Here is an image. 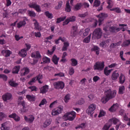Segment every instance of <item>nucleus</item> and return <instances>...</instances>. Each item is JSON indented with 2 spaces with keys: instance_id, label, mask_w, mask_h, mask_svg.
I'll return each mask as SVG.
<instances>
[{
  "instance_id": "30",
  "label": "nucleus",
  "mask_w": 130,
  "mask_h": 130,
  "mask_svg": "<svg viewBox=\"0 0 130 130\" xmlns=\"http://www.w3.org/2000/svg\"><path fill=\"white\" fill-rule=\"evenodd\" d=\"M125 82V77L123 74L121 73L120 77H119V83L120 84H123Z\"/></svg>"
},
{
  "instance_id": "39",
  "label": "nucleus",
  "mask_w": 130,
  "mask_h": 130,
  "mask_svg": "<svg viewBox=\"0 0 130 130\" xmlns=\"http://www.w3.org/2000/svg\"><path fill=\"white\" fill-rule=\"evenodd\" d=\"M20 71V67L19 66H15L12 71L13 74H18L19 71Z\"/></svg>"
},
{
  "instance_id": "64",
  "label": "nucleus",
  "mask_w": 130,
  "mask_h": 130,
  "mask_svg": "<svg viewBox=\"0 0 130 130\" xmlns=\"http://www.w3.org/2000/svg\"><path fill=\"white\" fill-rule=\"evenodd\" d=\"M25 45V47H26V48L25 49V50H26V51H28V50H29L30 48H31V44L26 43Z\"/></svg>"
},
{
  "instance_id": "40",
  "label": "nucleus",
  "mask_w": 130,
  "mask_h": 130,
  "mask_svg": "<svg viewBox=\"0 0 130 130\" xmlns=\"http://www.w3.org/2000/svg\"><path fill=\"white\" fill-rule=\"evenodd\" d=\"M108 67H106L104 69V74L106 76H109L110 73H111V71H112V69L108 70Z\"/></svg>"
},
{
  "instance_id": "25",
  "label": "nucleus",
  "mask_w": 130,
  "mask_h": 130,
  "mask_svg": "<svg viewBox=\"0 0 130 130\" xmlns=\"http://www.w3.org/2000/svg\"><path fill=\"white\" fill-rule=\"evenodd\" d=\"M2 54H3L4 56H5V57H8L10 56L11 52V51L9 50H3L2 51Z\"/></svg>"
},
{
  "instance_id": "1",
  "label": "nucleus",
  "mask_w": 130,
  "mask_h": 130,
  "mask_svg": "<svg viewBox=\"0 0 130 130\" xmlns=\"http://www.w3.org/2000/svg\"><path fill=\"white\" fill-rule=\"evenodd\" d=\"M105 96L101 99V102L104 104L116 96V90H111V89H109L105 91Z\"/></svg>"
},
{
  "instance_id": "57",
  "label": "nucleus",
  "mask_w": 130,
  "mask_h": 130,
  "mask_svg": "<svg viewBox=\"0 0 130 130\" xmlns=\"http://www.w3.org/2000/svg\"><path fill=\"white\" fill-rule=\"evenodd\" d=\"M106 113L103 110H101L100 112V114L99 115V117H102L103 116H105Z\"/></svg>"
},
{
  "instance_id": "36",
  "label": "nucleus",
  "mask_w": 130,
  "mask_h": 130,
  "mask_svg": "<svg viewBox=\"0 0 130 130\" xmlns=\"http://www.w3.org/2000/svg\"><path fill=\"white\" fill-rule=\"evenodd\" d=\"M51 123V119H47L44 123L43 126L44 127H47V126H48V125H50Z\"/></svg>"
},
{
  "instance_id": "60",
  "label": "nucleus",
  "mask_w": 130,
  "mask_h": 130,
  "mask_svg": "<svg viewBox=\"0 0 130 130\" xmlns=\"http://www.w3.org/2000/svg\"><path fill=\"white\" fill-rule=\"evenodd\" d=\"M28 14L30 17H35L36 16V13L32 11H28Z\"/></svg>"
},
{
  "instance_id": "13",
  "label": "nucleus",
  "mask_w": 130,
  "mask_h": 130,
  "mask_svg": "<svg viewBox=\"0 0 130 130\" xmlns=\"http://www.w3.org/2000/svg\"><path fill=\"white\" fill-rule=\"evenodd\" d=\"M49 89V86L47 85H44L40 88L41 94H45Z\"/></svg>"
},
{
  "instance_id": "37",
  "label": "nucleus",
  "mask_w": 130,
  "mask_h": 130,
  "mask_svg": "<svg viewBox=\"0 0 130 130\" xmlns=\"http://www.w3.org/2000/svg\"><path fill=\"white\" fill-rule=\"evenodd\" d=\"M59 60V58L57 57L56 55H54L52 57V61L55 63V64H57L58 63V61Z\"/></svg>"
},
{
  "instance_id": "45",
  "label": "nucleus",
  "mask_w": 130,
  "mask_h": 130,
  "mask_svg": "<svg viewBox=\"0 0 130 130\" xmlns=\"http://www.w3.org/2000/svg\"><path fill=\"white\" fill-rule=\"evenodd\" d=\"M119 26L120 27L119 28L120 30H122L123 32H124V31L126 30V28L125 27H126V24H120L119 25Z\"/></svg>"
},
{
  "instance_id": "46",
  "label": "nucleus",
  "mask_w": 130,
  "mask_h": 130,
  "mask_svg": "<svg viewBox=\"0 0 130 130\" xmlns=\"http://www.w3.org/2000/svg\"><path fill=\"white\" fill-rule=\"evenodd\" d=\"M9 84L12 87H17V86H18V83L15 82V81L13 80H10L9 82Z\"/></svg>"
},
{
  "instance_id": "42",
  "label": "nucleus",
  "mask_w": 130,
  "mask_h": 130,
  "mask_svg": "<svg viewBox=\"0 0 130 130\" xmlns=\"http://www.w3.org/2000/svg\"><path fill=\"white\" fill-rule=\"evenodd\" d=\"M71 99V94H68L64 98V101L65 103H68Z\"/></svg>"
},
{
  "instance_id": "17",
  "label": "nucleus",
  "mask_w": 130,
  "mask_h": 130,
  "mask_svg": "<svg viewBox=\"0 0 130 130\" xmlns=\"http://www.w3.org/2000/svg\"><path fill=\"white\" fill-rule=\"evenodd\" d=\"M10 118H14L15 121H20L21 118L18 116L16 113H13L9 116Z\"/></svg>"
},
{
  "instance_id": "23",
  "label": "nucleus",
  "mask_w": 130,
  "mask_h": 130,
  "mask_svg": "<svg viewBox=\"0 0 130 130\" xmlns=\"http://www.w3.org/2000/svg\"><path fill=\"white\" fill-rule=\"evenodd\" d=\"M26 98L27 99L28 101H30V102H33L36 100V98L35 97V95H27L26 96Z\"/></svg>"
},
{
  "instance_id": "28",
  "label": "nucleus",
  "mask_w": 130,
  "mask_h": 130,
  "mask_svg": "<svg viewBox=\"0 0 130 130\" xmlns=\"http://www.w3.org/2000/svg\"><path fill=\"white\" fill-rule=\"evenodd\" d=\"M65 11L68 13H70L72 11V8H71V6H70V1L67 2Z\"/></svg>"
},
{
  "instance_id": "6",
  "label": "nucleus",
  "mask_w": 130,
  "mask_h": 130,
  "mask_svg": "<svg viewBox=\"0 0 130 130\" xmlns=\"http://www.w3.org/2000/svg\"><path fill=\"white\" fill-rule=\"evenodd\" d=\"M53 86L57 90H62L64 88V83L62 81H57L53 83Z\"/></svg>"
},
{
  "instance_id": "55",
  "label": "nucleus",
  "mask_w": 130,
  "mask_h": 130,
  "mask_svg": "<svg viewBox=\"0 0 130 130\" xmlns=\"http://www.w3.org/2000/svg\"><path fill=\"white\" fill-rule=\"evenodd\" d=\"M86 82H87V79L86 78H83L80 81V85H82V86H86Z\"/></svg>"
},
{
  "instance_id": "19",
  "label": "nucleus",
  "mask_w": 130,
  "mask_h": 130,
  "mask_svg": "<svg viewBox=\"0 0 130 130\" xmlns=\"http://www.w3.org/2000/svg\"><path fill=\"white\" fill-rule=\"evenodd\" d=\"M118 109V104H115L113 105L109 109V110L110 112H115L116 110Z\"/></svg>"
},
{
  "instance_id": "32",
  "label": "nucleus",
  "mask_w": 130,
  "mask_h": 130,
  "mask_svg": "<svg viewBox=\"0 0 130 130\" xmlns=\"http://www.w3.org/2000/svg\"><path fill=\"white\" fill-rule=\"evenodd\" d=\"M26 25V21L22 20L17 23V28H21L24 27Z\"/></svg>"
},
{
  "instance_id": "29",
  "label": "nucleus",
  "mask_w": 130,
  "mask_h": 130,
  "mask_svg": "<svg viewBox=\"0 0 130 130\" xmlns=\"http://www.w3.org/2000/svg\"><path fill=\"white\" fill-rule=\"evenodd\" d=\"M29 69L27 68H24L22 69V72L21 74V76H26V75H28L29 74Z\"/></svg>"
},
{
  "instance_id": "27",
  "label": "nucleus",
  "mask_w": 130,
  "mask_h": 130,
  "mask_svg": "<svg viewBox=\"0 0 130 130\" xmlns=\"http://www.w3.org/2000/svg\"><path fill=\"white\" fill-rule=\"evenodd\" d=\"M70 46V43L69 42H64L63 43V46L62 47V51H67L68 50V47Z\"/></svg>"
},
{
  "instance_id": "9",
  "label": "nucleus",
  "mask_w": 130,
  "mask_h": 130,
  "mask_svg": "<svg viewBox=\"0 0 130 130\" xmlns=\"http://www.w3.org/2000/svg\"><path fill=\"white\" fill-rule=\"evenodd\" d=\"M95 109H96V105L92 104L89 106L88 108L86 110V113L88 114H92L94 113Z\"/></svg>"
},
{
  "instance_id": "24",
  "label": "nucleus",
  "mask_w": 130,
  "mask_h": 130,
  "mask_svg": "<svg viewBox=\"0 0 130 130\" xmlns=\"http://www.w3.org/2000/svg\"><path fill=\"white\" fill-rule=\"evenodd\" d=\"M7 122H4L1 124V127H0V129L1 130H10V127L7 126Z\"/></svg>"
},
{
  "instance_id": "18",
  "label": "nucleus",
  "mask_w": 130,
  "mask_h": 130,
  "mask_svg": "<svg viewBox=\"0 0 130 130\" xmlns=\"http://www.w3.org/2000/svg\"><path fill=\"white\" fill-rule=\"evenodd\" d=\"M34 119H35V118L33 115H30L28 117H27L26 116H24V120L27 122H32L33 121H34Z\"/></svg>"
},
{
  "instance_id": "47",
  "label": "nucleus",
  "mask_w": 130,
  "mask_h": 130,
  "mask_svg": "<svg viewBox=\"0 0 130 130\" xmlns=\"http://www.w3.org/2000/svg\"><path fill=\"white\" fill-rule=\"evenodd\" d=\"M91 35H92L91 34H90L87 37L84 39L83 42H84V43H89V42H90V40L91 39Z\"/></svg>"
},
{
  "instance_id": "59",
  "label": "nucleus",
  "mask_w": 130,
  "mask_h": 130,
  "mask_svg": "<svg viewBox=\"0 0 130 130\" xmlns=\"http://www.w3.org/2000/svg\"><path fill=\"white\" fill-rule=\"evenodd\" d=\"M37 81V78L36 77H34L29 82V85H33L34 83H35Z\"/></svg>"
},
{
  "instance_id": "41",
  "label": "nucleus",
  "mask_w": 130,
  "mask_h": 130,
  "mask_svg": "<svg viewBox=\"0 0 130 130\" xmlns=\"http://www.w3.org/2000/svg\"><path fill=\"white\" fill-rule=\"evenodd\" d=\"M82 6H83V4L78 3L75 6L74 9L75 10H76V11H79V10H80L81 8H82Z\"/></svg>"
},
{
  "instance_id": "50",
  "label": "nucleus",
  "mask_w": 130,
  "mask_h": 130,
  "mask_svg": "<svg viewBox=\"0 0 130 130\" xmlns=\"http://www.w3.org/2000/svg\"><path fill=\"white\" fill-rule=\"evenodd\" d=\"M71 66L73 67H76L78 64V61L75 59H71Z\"/></svg>"
},
{
  "instance_id": "54",
  "label": "nucleus",
  "mask_w": 130,
  "mask_h": 130,
  "mask_svg": "<svg viewBox=\"0 0 130 130\" xmlns=\"http://www.w3.org/2000/svg\"><path fill=\"white\" fill-rule=\"evenodd\" d=\"M61 6H62V2L60 1L58 3V5L55 6V10H60L61 8Z\"/></svg>"
},
{
  "instance_id": "21",
  "label": "nucleus",
  "mask_w": 130,
  "mask_h": 130,
  "mask_svg": "<svg viewBox=\"0 0 130 130\" xmlns=\"http://www.w3.org/2000/svg\"><path fill=\"white\" fill-rule=\"evenodd\" d=\"M31 57H34L35 58H40L41 57V55L39 51L34 52L31 53Z\"/></svg>"
},
{
  "instance_id": "51",
  "label": "nucleus",
  "mask_w": 130,
  "mask_h": 130,
  "mask_svg": "<svg viewBox=\"0 0 130 130\" xmlns=\"http://www.w3.org/2000/svg\"><path fill=\"white\" fill-rule=\"evenodd\" d=\"M7 117V115L5 114L3 112H0V121H2L3 118H6Z\"/></svg>"
},
{
  "instance_id": "38",
  "label": "nucleus",
  "mask_w": 130,
  "mask_h": 130,
  "mask_svg": "<svg viewBox=\"0 0 130 130\" xmlns=\"http://www.w3.org/2000/svg\"><path fill=\"white\" fill-rule=\"evenodd\" d=\"M110 11H113V12H115V13H117L118 14L121 13V10L118 7H115L112 9H110Z\"/></svg>"
},
{
  "instance_id": "35",
  "label": "nucleus",
  "mask_w": 130,
  "mask_h": 130,
  "mask_svg": "<svg viewBox=\"0 0 130 130\" xmlns=\"http://www.w3.org/2000/svg\"><path fill=\"white\" fill-rule=\"evenodd\" d=\"M130 45V40H126L124 41L121 45L122 47H126Z\"/></svg>"
},
{
  "instance_id": "4",
  "label": "nucleus",
  "mask_w": 130,
  "mask_h": 130,
  "mask_svg": "<svg viewBox=\"0 0 130 130\" xmlns=\"http://www.w3.org/2000/svg\"><path fill=\"white\" fill-rule=\"evenodd\" d=\"M102 37V30L101 28L95 29L92 34V39H100Z\"/></svg>"
},
{
  "instance_id": "10",
  "label": "nucleus",
  "mask_w": 130,
  "mask_h": 130,
  "mask_svg": "<svg viewBox=\"0 0 130 130\" xmlns=\"http://www.w3.org/2000/svg\"><path fill=\"white\" fill-rule=\"evenodd\" d=\"M77 34H78V26L74 25L72 26V28L70 32V36L71 37H76V36H77Z\"/></svg>"
},
{
  "instance_id": "20",
  "label": "nucleus",
  "mask_w": 130,
  "mask_h": 130,
  "mask_svg": "<svg viewBox=\"0 0 130 130\" xmlns=\"http://www.w3.org/2000/svg\"><path fill=\"white\" fill-rule=\"evenodd\" d=\"M118 77H119V74L118 73L117 71H114L112 74V80L116 81V79H118Z\"/></svg>"
},
{
  "instance_id": "26",
  "label": "nucleus",
  "mask_w": 130,
  "mask_h": 130,
  "mask_svg": "<svg viewBox=\"0 0 130 130\" xmlns=\"http://www.w3.org/2000/svg\"><path fill=\"white\" fill-rule=\"evenodd\" d=\"M92 51H95L96 54L98 55L100 52V48L97 46H94L92 48H91Z\"/></svg>"
},
{
  "instance_id": "31",
  "label": "nucleus",
  "mask_w": 130,
  "mask_h": 130,
  "mask_svg": "<svg viewBox=\"0 0 130 130\" xmlns=\"http://www.w3.org/2000/svg\"><path fill=\"white\" fill-rule=\"evenodd\" d=\"M109 45V40H107V41L102 42L100 44V46L101 47H104L105 46H107V45Z\"/></svg>"
},
{
  "instance_id": "62",
  "label": "nucleus",
  "mask_w": 130,
  "mask_h": 130,
  "mask_svg": "<svg viewBox=\"0 0 130 130\" xmlns=\"http://www.w3.org/2000/svg\"><path fill=\"white\" fill-rule=\"evenodd\" d=\"M89 32H90V28H87L85 29V32H83V36H87L88 34H89Z\"/></svg>"
},
{
  "instance_id": "58",
  "label": "nucleus",
  "mask_w": 130,
  "mask_h": 130,
  "mask_svg": "<svg viewBox=\"0 0 130 130\" xmlns=\"http://www.w3.org/2000/svg\"><path fill=\"white\" fill-rule=\"evenodd\" d=\"M67 19H68L69 22H75V21H76V16H72L68 18Z\"/></svg>"
},
{
  "instance_id": "11",
  "label": "nucleus",
  "mask_w": 130,
  "mask_h": 130,
  "mask_svg": "<svg viewBox=\"0 0 130 130\" xmlns=\"http://www.w3.org/2000/svg\"><path fill=\"white\" fill-rule=\"evenodd\" d=\"M29 8H32L35 10H36L37 12H41V9L40 8V6L39 5H37L36 3H32L28 4Z\"/></svg>"
},
{
  "instance_id": "16",
  "label": "nucleus",
  "mask_w": 130,
  "mask_h": 130,
  "mask_svg": "<svg viewBox=\"0 0 130 130\" xmlns=\"http://www.w3.org/2000/svg\"><path fill=\"white\" fill-rule=\"evenodd\" d=\"M18 104L23 106V109L21 111V113L27 112V110H26V104H25V102H24L23 101H20L18 102Z\"/></svg>"
},
{
  "instance_id": "3",
  "label": "nucleus",
  "mask_w": 130,
  "mask_h": 130,
  "mask_svg": "<svg viewBox=\"0 0 130 130\" xmlns=\"http://www.w3.org/2000/svg\"><path fill=\"white\" fill-rule=\"evenodd\" d=\"M76 115L77 113L75 111H72L65 114L63 117H66V118H67V120L73 121V120L76 118Z\"/></svg>"
},
{
  "instance_id": "63",
  "label": "nucleus",
  "mask_w": 130,
  "mask_h": 130,
  "mask_svg": "<svg viewBox=\"0 0 130 130\" xmlns=\"http://www.w3.org/2000/svg\"><path fill=\"white\" fill-rule=\"evenodd\" d=\"M69 75H70L71 76H72V75H74V74L75 73V70H74V68H70L69 69Z\"/></svg>"
},
{
  "instance_id": "12",
  "label": "nucleus",
  "mask_w": 130,
  "mask_h": 130,
  "mask_svg": "<svg viewBox=\"0 0 130 130\" xmlns=\"http://www.w3.org/2000/svg\"><path fill=\"white\" fill-rule=\"evenodd\" d=\"M32 23L34 24L35 29L38 30L39 31H41V30H42V27H41V26L39 25V23H38V21H37L36 19H32Z\"/></svg>"
},
{
  "instance_id": "2",
  "label": "nucleus",
  "mask_w": 130,
  "mask_h": 130,
  "mask_svg": "<svg viewBox=\"0 0 130 130\" xmlns=\"http://www.w3.org/2000/svg\"><path fill=\"white\" fill-rule=\"evenodd\" d=\"M110 123H114V124H116V123L118 124L116 126V129L118 130V127H119V125L121 124V122L119 121V120L118 119H116V118H113L110 119L109 120V122L108 123H106L104 125V127H103V129L104 130H108L110 128V126H111V125Z\"/></svg>"
},
{
  "instance_id": "22",
  "label": "nucleus",
  "mask_w": 130,
  "mask_h": 130,
  "mask_svg": "<svg viewBox=\"0 0 130 130\" xmlns=\"http://www.w3.org/2000/svg\"><path fill=\"white\" fill-rule=\"evenodd\" d=\"M19 55L21 57H25L27 55V51L26 50V49H23L19 52Z\"/></svg>"
},
{
  "instance_id": "43",
  "label": "nucleus",
  "mask_w": 130,
  "mask_h": 130,
  "mask_svg": "<svg viewBox=\"0 0 130 130\" xmlns=\"http://www.w3.org/2000/svg\"><path fill=\"white\" fill-rule=\"evenodd\" d=\"M107 3L108 5V6H107L108 9H111V8L113 7V1L111 0H108L107 1Z\"/></svg>"
},
{
  "instance_id": "14",
  "label": "nucleus",
  "mask_w": 130,
  "mask_h": 130,
  "mask_svg": "<svg viewBox=\"0 0 130 130\" xmlns=\"http://www.w3.org/2000/svg\"><path fill=\"white\" fill-rule=\"evenodd\" d=\"M109 31L111 33H117V32H119V31H120V28L117 27L116 26H113L110 27Z\"/></svg>"
},
{
  "instance_id": "61",
  "label": "nucleus",
  "mask_w": 130,
  "mask_h": 130,
  "mask_svg": "<svg viewBox=\"0 0 130 130\" xmlns=\"http://www.w3.org/2000/svg\"><path fill=\"white\" fill-rule=\"evenodd\" d=\"M88 16V12H85L83 14H79L78 15V16L80 17V18H85V17H87Z\"/></svg>"
},
{
  "instance_id": "33",
  "label": "nucleus",
  "mask_w": 130,
  "mask_h": 130,
  "mask_svg": "<svg viewBox=\"0 0 130 130\" xmlns=\"http://www.w3.org/2000/svg\"><path fill=\"white\" fill-rule=\"evenodd\" d=\"M42 59L43 62H42L41 63H49L50 62V58L48 57L44 56Z\"/></svg>"
},
{
  "instance_id": "44",
  "label": "nucleus",
  "mask_w": 130,
  "mask_h": 130,
  "mask_svg": "<svg viewBox=\"0 0 130 130\" xmlns=\"http://www.w3.org/2000/svg\"><path fill=\"white\" fill-rule=\"evenodd\" d=\"M66 19H67V16H64L62 17H60L57 19V21L56 22V23H57V24H58L59 23H60V22H62V21H64V20H66Z\"/></svg>"
},
{
  "instance_id": "15",
  "label": "nucleus",
  "mask_w": 130,
  "mask_h": 130,
  "mask_svg": "<svg viewBox=\"0 0 130 130\" xmlns=\"http://www.w3.org/2000/svg\"><path fill=\"white\" fill-rule=\"evenodd\" d=\"M12 97H13L12 94L7 93L3 95V99L4 101H8V100H11L12 99Z\"/></svg>"
},
{
  "instance_id": "7",
  "label": "nucleus",
  "mask_w": 130,
  "mask_h": 130,
  "mask_svg": "<svg viewBox=\"0 0 130 130\" xmlns=\"http://www.w3.org/2000/svg\"><path fill=\"white\" fill-rule=\"evenodd\" d=\"M108 15L105 13H101L100 15H98L97 17L99 18V25L101 26L102 25V22L104 21L105 18H107Z\"/></svg>"
},
{
  "instance_id": "34",
  "label": "nucleus",
  "mask_w": 130,
  "mask_h": 130,
  "mask_svg": "<svg viewBox=\"0 0 130 130\" xmlns=\"http://www.w3.org/2000/svg\"><path fill=\"white\" fill-rule=\"evenodd\" d=\"M86 127V124L85 123H82L80 125H78L75 127L76 129H83Z\"/></svg>"
},
{
  "instance_id": "53",
  "label": "nucleus",
  "mask_w": 130,
  "mask_h": 130,
  "mask_svg": "<svg viewBox=\"0 0 130 130\" xmlns=\"http://www.w3.org/2000/svg\"><path fill=\"white\" fill-rule=\"evenodd\" d=\"M124 90H125V88H124V86H119V94H123L124 92Z\"/></svg>"
},
{
  "instance_id": "48",
  "label": "nucleus",
  "mask_w": 130,
  "mask_h": 130,
  "mask_svg": "<svg viewBox=\"0 0 130 130\" xmlns=\"http://www.w3.org/2000/svg\"><path fill=\"white\" fill-rule=\"evenodd\" d=\"M45 15L48 18V19H52L53 18V16H52V14L49 13V11H46L45 12Z\"/></svg>"
},
{
  "instance_id": "8",
  "label": "nucleus",
  "mask_w": 130,
  "mask_h": 130,
  "mask_svg": "<svg viewBox=\"0 0 130 130\" xmlns=\"http://www.w3.org/2000/svg\"><path fill=\"white\" fill-rule=\"evenodd\" d=\"M63 110V107L59 106L57 109H54L52 111V115H58Z\"/></svg>"
},
{
  "instance_id": "56",
  "label": "nucleus",
  "mask_w": 130,
  "mask_h": 130,
  "mask_svg": "<svg viewBox=\"0 0 130 130\" xmlns=\"http://www.w3.org/2000/svg\"><path fill=\"white\" fill-rule=\"evenodd\" d=\"M84 103L85 100H84L83 99H81L77 102L76 104H78V105H82V104H84Z\"/></svg>"
},
{
  "instance_id": "52",
  "label": "nucleus",
  "mask_w": 130,
  "mask_h": 130,
  "mask_svg": "<svg viewBox=\"0 0 130 130\" xmlns=\"http://www.w3.org/2000/svg\"><path fill=\"white\" fill-rule=\"evenodd\" d=\"M100 4H101L100 1L95 0L93 3V7H94L95 8H97V7H99V6H100Z\"/></svg>"
},
{
  "instance_id": "49",
  "label": "nucleus",
  "mask_w": 130,
  "mask_h": 130,
  "mask_svg": "<svg viewBox=\"0 0 130 130\" xmlns=\"http://www.w3.org/2000/svg\"><path fill=\"white\" fill-rule=\"evenodd\" d=\"M43 78V76L41 74H39L37 76V80L38 81L39 83L40 84H42L43 82L41 81L40 80L42 79Z\"/></svg>"
},
{
  "instance_id": "5",
  "label": "nucleus",
  "mask_w": 130,
  "mask_h": 130,
  "mask_svg": "<svg viewBox=\"0 0 130 130\" xmlns=\"http://www.w3.org/2000/svg\"><path fill=\"white\" fill-rule=\"evenodd\" d=\"M93 69L94 71L96 70L99 72L103 71V69H104V62H96L93 66Z\"/></svg>"
}]
</instances>
